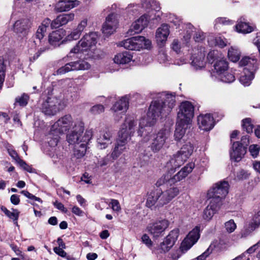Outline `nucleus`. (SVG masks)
I'll use <instances>...</instances> for the list:
<instances>
[{
  "label": "nucleus",
  "mask_w": 260,
  "mask_h": 260,
  "mask_svg": "<svg viewBox=\"0 0 260 260\" xmlns=\"http://www.w3.org/2000/svg\"><path fill=\"white\" fill-rule=\"evenodd\" d=\"M240 52L236 47H231L229 49V59L233 62L238 61L240 59Z\"/></svg>",
  "instance_id": "a18cd8bd"
},
{
  "label": "nucleus",
  "mask_w": 260,
  "mask_h": 260,
  "mask_svg": "<svg viewBox=\"0 0 260 260\" xmlns=\"http://www.w3.org/2000/svg\"><path fill=\"white\" fill-rule=\"evenodd\" d=\"M143 25L141 24H139L137 21L136 20L131 25L129 30L128 33L131 35H135V34H138L143 29Z\"/></svg>",
  "instance_id": "49530a36"
},
{
  "label": "nucleus",
  "mask_w": 260,
  "mask_h": 260,
  "mask_svg": "<svg viewBox=\"0 0 260 260\" xmlns=\"http://www.w3.org/2000/svg\"><path fill=\"white\" fill-rule=\"evenodd\" d=\"M179 230L175 229L171 231L169 235L166 237L163 242L160 243L158 248V252H167L174 245L179 236Z\"/></svg>",
  "instance_id": "dca6fc26"
},
{
  "label": "nucleus",
  "mask_w": 260,
  "mask_h": 260,
  "mask_svg": "<svg viewBox=\"0 0 260 260\" xmlns=\"http://www.w3.org/2000/svg\"><path fill=\"white\" fill-rule=\"evenodd\" d=\"M157 194H158L156 193V190L151 191L148 194L146 202V206L147 207L151 208L155 205H156V207H157Z\"/></svg>",
  "instance_id": "a19ab883"
},
{
  "label": "nucleus",
  "mask_w": 260,
  "mask_h": 260,
  "mask_svg": "<svg viewBox=\"0 0 260 260\" xmlns=\"http://www.w3.org/2000/svg\"><path fill=\"white\" fill-rule=\"evenodd\" d=\"M142 7L148 10L150 14H145L140 18L137 20L139 24H143V28L146 27L148 22L151 19H154L155 18V13L154 12L159 11L160 8L158 2L154 0H141Z\"/></svg>",
  "instance_id": "423d86ee"
},
{
  "label": "nucleus",
  "mask_w": 260,
  "mask_h": 260,
  "mask_svg": "<svg viewBox=\"0 0 260 260\" xmlns=\"http://www.w3.org/2000/svg\"><path fill=\"white\" fill-rule=\"evenodd\" d=\"M12 212L9 211V214H6V215L10 218L12 219L15 221V223L18 225L17 220L19 217V212L17 209H12Z\"/></svg>",
  "instance_id": "6e6d98bb"
},
{
  "label": "nucleus",
  "mask_w": 260,
  "mask_h": 260,
  "mask_svg": "<svg viewBox=\"0 0 260 260\" xmlns=\"http://www.w3.org/2000/svg\"><path fill=\"white\" fill-rule=\"evenodd\" d=\"M73 62L67 63L64 66L62 67L57 70V74L61 75L69 72V71L75 70L73 69Z\"/></svg>",
  "instance_id": "3c124183"
},
{
  "label": "nucleus",
  "mask_w": 260,
  "mask_h": 260,
  "mask_svg": "<svg viewBox=\"0 0 260 260\" xmlns=\"http://www.w3.org/2000/svg\"><path fill=\"white\" fill-rule=\"evenodd\" d=\"M254 77V73L247 69L243 70V75L240 78V82L245 86L250 85Z\"/></svg>",
  "instance_id": "ea45409f"
},
{
  "label": "nucleus",
  "mask_w": 260,
  "mask_h": 260,
  "mask_svg": "<svg viewBox=\"0 0 260 260\" xmlns=\"http://www.w3.org/2000/svg\"><path fill=\"white\" fill-rule=\"evenodd\" d=\"M98 34L95 32L86 34L70 51V53H83L92 49L97 43Z\"/></svg>",
  "instance_id": "20e7f679"
},
{
  "label": "nucleus",
  "mask_w": 260,
  "mask_h": 260,
  "mask_svg": "<svg viewBox=\"0 0 260 260\" xmlns=\"http://www.w3.org/2000/svg\"><path fill=\"white\" fill-rule=\"evenodd\" d=\"M198 125L200 129L210 131L214 126L213 117L210 114H201L197 117Z\"/></svg>",
  "instance_id": "a211bd4d"
},
{
  "label": "nucleus",
  "mask_w": 260,
  "mask_h": 260,
  "mask_svg": "<svg viewBox=\"0 0 260 260\" xmlns=\"http://www.w3.org/2000/svg\"><path fill=\"white\" fill-rule=\"evenodd\" d=\"M187 159L186 157L180 153L179 151L167 162L166 167L170 171H173L176 168L182 166Z\"/></svg>",
  "instance_id": "393cba45"
},
{
  "label": "nucleus",
  "mask_w": 260,
  "mask_h": 260,
  "mask_svg": "<svg viewBox=\"0 0 260 260\" xmlns=\"http://www.w3.org/2000/svg\"><path fill=\"white\" fill-rule=\"evenodd\" d=\"M132 54L128 51L117 53L113 58L114 62L118 64H125L133 60Z\"/></svg>",
  "instance_id": "2f4dec72"
},
{
  "label": "nucleus",
  "mask_w": 260,
  "mask_h": 260,
  "mask_svg": "<svg viewBox=\"0 0 260 260\" xmlns=\"http://www.w3.org/2000/svg\"><path fill=\"white\" fill-rule=\"evenodd\" d=\"M112 132L109 128L105 127L100 131L98 136L97 142L100 149H105L111 143Z\"/></svg>",
  "instance_id": "aec40b11"
},
{
  "label": "nucleus",
  "mask_w": 260,
  "mask_h": 260,
  "mask_svg": "<svg viewBox=\"0 0 260 260\" xmlns=\"http://www.w3.org/2000/svg\"><path fill=\"white\" fill-rule=\"evenodd\" d=\"M21 193L24 195V196L26 197L29 199L33 200L36 201H38L39 202H42V200L36 197L35 196L32 194L31 193H29L27 190H22L21 191Z\"/></svg>",
  "instance_id": "052dcab7"
},
{
  "label": "nucleus",
  "mask_w": 260,
  "mask_h": 260,
  "mask_svg": "<svg viewBox=\"0 0 260 260\" xmlns=\"http://www.w3.org/2000/svg\"><path fill=\"white\" fill-rule=\"evenodd\" d=\"M73 62V69L75 70H85L90 68V64L87 61L79 60Z\"/></svg>",
  "instance_id": "c03bdc74"
},
{
  "label": "nucleus",
  "mask_w": 260,
  "mask_h": 260,
  "mask_svg": "<svg viewBox=\"0 0 260 260\" xmlns=\"http://www.w3.org/2000/svg\"><path fill=\"white\" fill-rule=\"evenodd\" d=\"M73 129V130L67 136V141L70 144L76 145L80 143V140L83 137L81 135L84 130L83 122L79 121L76 122Z\"/></svg>",
  "instance_id": "2eb2a0df"
},
{
  "label": "nucleus",
  "mask_w": 260,
  "mask_h": 260,
  "mask_svg": "<svg viewBox=\"0 0 260 260\" xmlns=\"http://www.w3.org/2000/svg\"><path fill=\"white\" fill-rule=\"evenodd\" d=\"M249 174L244 170H240L237 173V178L240 180H245L249 177Z\"/></svg>",
  "instance_id": "338daca9"
},
{
  "label": "nucleus",
  "mask_w": 260,
  "mask_h": 260,
  "mask_svg": "<svg viewBox=\"0 0 260 260\" xmlns=\"http://www.w3.org/2000/svg\"><path fill=\"white\" fill-rule=\"evenodd\" d=\"M156 193L157 200V207H162L164 205L168 204L170 202L165 191L162 192L161 190L156 189Z\"/></svg>",
  "instance_id": "79ce46f5"
},
{
  "label": "nucleus",
  "mask_w": 260,
  "mask_h": 260,
  "mask_svg": "<svg viewBox=\"0 0 260 260\" xmlns=\"http://www.w3.org/2000/svg\"><path fill=\"white\" fill-rule=\"evenodd\" d=\"M92 136V131L91 129L86 130L80 140V143L75 145L73 149V158L77 159L82 157L86 151V145Z\"/></svg>",
  "instance_id": "4468645a"
},
{
  "label": "nucleus",
  "mask_w": 260,
  "mask_h": 260,
  "mask_svg": "<svg viewBox=\"0 0 260 260\" xmlns=\"http://www.w3.org/2000/svg\"><path fill=\"white\" fill-rule=\"evenodd\" d=\"M170 136V132L167 129H160L156 135L152 133V139L150 148L154 152L159 151L164 146L166 140Z\"/></svg>",
  "instance_id": "f8f14e48"
},
{
  "label": "nucleus",
  "mask_w": 260,
  "mask_h": 260,
  "mask_svg": "<svg viewBox=\"0 0 260 260\" xmlns=\"http://www.w3.org/2000/svg\"><path fill=\"white\" fill-rule=\"evenodd\" d=\"M125 149V146H122L121 145H118V143L117 142L114 150L110 156L112 158V160L115 159L120 155V154Z\"/></svg>",
  "instance_id": "de8ad7c7"
},
{
  "label": "nucleus",
  "mask_w": 260,
  "mask_h": 260,
  "mask_svg": "<svg viewBox=\"0 0 260 260\" xmlns=\"http://www.w3.org/2000/svg\"><path fill=\"white\" fill-rule=\"evenodd\" d=\"M110 204L112 205V209L113 210L119 212L121 210V207L118 200L115 199H111Z\"/></svg>",
  "instance_id": "e2e57ef3"
},
{
  "label": "nucleus",
  "mask_w": 260,
  "mask_h": 260,
  "mask_svg": "<svg viewBox=\"0 0 260 260\" xmlns=\"http://www.w3.org/2000/svg\"><path fill=\"white\" fill-rule=\"evenodd\" d=\"M193 145L190 142H188L183 145L180 150L178 151L180 153L188 158L193 152Z\"/></svg>",
  "instance_id": "37998d69"
},
{
  "label": "nucleus",
  "mask_w": 260,
  "mask_h": 260,
  "mask_svg": "<svg viewBox=\"0 0 260 260\" xmlns=\"http://www.w3.org/2000/svg\"><path fill=\"white\" fill-rule=\"evenodd\" d=\"M246 152L245 148L239 142H234L230 152L231 159L240 161Z\"/></svg>",
  "instance_id": "4be33fe9"
},
{
  "label": "nucleus",
  "mask_w": 260,
  "mask_h": 260,
  "mask_svg": "<svg viewBox=\"0 0 260 260\" xmlns=\"http://www.w3.org/2000/svg\"><path fill=\"white\" fill-rule=\"evenodd\" d=\"M104 107L101 104L94 105L90 109L91 112L95 115L100 114L104 112Z\"/></svg>",
  "instance_id": "5fc2aeb1"
},
{
  "label": "nucleus",
  "mask_w": 260,
  "mask_h": 260,
  "mask_svg": "<svg viewBox=\"0 0 260 260\" xmlns=\"http://www.w3.org/2000/svg\"><path fill=\"white\" fill-rule=\"evenodd\" d=\"M260 147L257 145H251L249 146V151L253 157L255 158L258 155Z\"/></svg>",
  "instance_id": "4d7b16f0"
},
{
  "label": "nucleus",
  "mask_w": 260,
  "mask_h": 260,
  "mask_svg": "<svg viewBox=\"0 0 260 260\" xmlns=\"http://www.w3.org/2000/svg\"><path fill=\"white\" fill-rule=\"evenodd\" d=\"M139 38H142V41L140 43V49L142 48H148L150 47L151 44V42L149 39H146L143 36H138Z\"/></svg>",
  "instance_id": "13d9d810"
},
{
  "label": "nucleus",
  "mask_w": 260,
  "mask_h": 260,
  "mask_svg": "<svg viewBox=\"0 0 260 260\" xmlns=\"http://www.w3.org/2000/svg\"><path fill=\"white\" fill-rule=\"evenodd\" d=\"M239 66L244 67V69H247L254 73L257 69V60L254 57L244 56L242 58L239 63Z\"/></svg>",
  "instance_id": "7c9ffc66"
},
{
  "label": "nucleus",
  "mask_w": 260,
  "mask_h": 260,
  "mask_svg": "<svg viewBox=\"0 0 260 260\" xmlns=\"http://www.w3.org/2000/svg\"><path fill=\"white\" fill-rule=\"evenodd\" d=\"M171 178H170V176L169 174L165 175V176H162L161 178H160L157 182L156 184L157 186H160L164 184L165 182H168L169 184H171L169 182V179H170Z\"/></svg>",
  "instance_id": "69168bd1"
},
{
  "label": "nucleus",
  "mask_w": 260,
  "mask_h": 260,
  "mask_svg": "<svg viewBox=\"0 0 260 260\" xmlns=\"http://www.w3.org/2000/svg\"><path fill=\"white\" fill-rule=\"evenodd\" d=\"M194 164L190 162L187 164L185 166L181 169V170L178 172L173 177H171L169 179V182L171 184H174L177 182H178L183 179L185 178L190 173H191L194 168Z\"/></svg>",
  "instance_id": "b1692460"
},
{
  "label": "nucleus",
  "mask_w": 260,
  "mask_h": 260,
  "mask_svg": "<svg viewBox=\"0 0 260 260\" xmlns=\"http://www.w3.org/2000/svg\"><path fill=\"white\" fill-rule=\"evenodd\" d=\"M142 38L139 36L132 37L119 42L118 46L123 47L124 48L131 50H139L140 43L141 42Z\"/></svg>",
  "instance_id": "bb28decb"
},
{
  "label": "nucleus",
  "mask_w": 260,
  "mask_h": 260,
  "mask_svg": "<svg viewBox=\"0 0 260 260\" xmlns=\"http://www.w3.org/2000/svg\"><path fill=\"white\" fill-rule=\"evenodd\" d=\"M235 28L238 32L248 34L254 31L255 26V25H250L247 22L239 21L237 24L235 26Z\"/></svg>",
  "instance_id": "4c0bfd02"
},
{
  "label": "nucleus",
  "mask_w": 260,
  "mask_h": 260,
  "mask_svg": "<svg viewBox=\"0 0 260 260\" xmlns=\"http://www.w3.org/2000/svg\"><path fill=\"white\" fill-rule=\"evenodd\" d=\"M79 4L77 0H59L55 5V9L57 11L62 12L69 11Z\"/></svg>",
  "instance_id": "c756f323"
},
{
  "label": "nucleus",
  "mask_w": 260,
  "mask_h": 260,
  "mask_svg": "<svg viewBox=\"0 0 260 260\" xmlns=\"http://www.w3.org/2000/svg\"><path fill=\"white\" fill-rule=\"evenodd\" d=\"M170 201H171L179 193V189L177 187H172L165 191Z\"/></svg>",
  "instance_id": "864d4df0"
},
{
  "label": "nucleus",
  "mask_w": 260,
  "mask_h": 260,
  "mask_svg": "<svg viewBox=\"0 0 260 260\" xmlns=\"http://www.w3.org/2000/svg\"><path fill=\"white\" fill-rule=\"evenodd\" d=\"M72 123V118L70 115H66L63 116L54 124V126L55 127V130H52L49 134V138L51 139L48 141L49 144L51 146H56L58 142V137L56 136L54 138H52V135L53 132L56 131H58L60 133H63L67 130H69Z\"/></svg>",
  "instance_id": "6e6552de"
},
{
  "label": "nucleus",
  "mask_w": 260,
  "mask_h": 260,
  "mask_svg": "<svg viewBox=\"0 0 260 260\" xmlns=\"http://www.w3.org/2000/svg\"><path fill=\"white\" fill-rule=\"evenodd\" d=\"M142 7L148 10L150 14H145L140 18L137 20L139 24H143V28L146 27L148 22L151 19H154L155 18V13L154 12L159 11L160 8L158 2L154 0H141Z\"/></svg>",
  "instance_id": "39448f33"
},
{
  "label": "nucleus",
  "mask_w": 260,
  "mask_h": 260,
  "mask_svg": "<svg viewBox=\"0 0 260 260\" xmlns=\"http://www.w3.org/2000/svg\"><path fill=\"white\" fill-rule=\"evenodd\" d=\"M81 34L82 32L76 28L67 36L66 39L68 41L76 40L79 39Z\"/></svg>",
  "instance_id": "603ef678"
},
{
  "label": "nucleus",
  "mask_w": 260,
  "mask_h": 260,
  "mask_svg": "<svg viewBox=\"0 0 260 260\" xmlns=\"http://www.w3.org/2000/svg\"><path fill=\"white\" fill-rule=\"evenodd\" d=\"M260 224V211L254 216L252 221L245 228V235H248L257 228Z\"/></svg>",
  "instance_id": "58836bf2"
},
{
  "label": "nucleus",
  "mask_w": 260,
  "mask_h": 260,
  "mask_svg": "<svg viewBox=\"0 0 260 260\" xmlns=\"http://www.w3.org/2000/svg\"><path fill=\"white\" fill-rule=\"evenodd\" d=\"M242 126L244 130L249 134L252 132L253 125L251 123V120L250 118H246L242 120Z\"/></svg>",
  "instance_id": "09e8293b"
},
{
  "label": "nucleus",
  "mask_w": 260,
  "mask_h": 260,
  "mask_svg": "<svg viewBox=\"0 0 260 260\" xmlns=\"http://www.w3.org/2000/svg\"><path fill=\"white\" fill-rule=\"evenodd\" d=\"M194 106L189 101L180 103L177 112V121L190 124L194 117Z\"/></svg>",
  "instance_id": "1a4fd4ad"
},
{
  "label": "nucleus",
  "mask_w": 260,
  "mask_h": 260,
  "mask_svg": "<svg viewBox=\"0 0 260 260\" xmlns=\"http://www.w3.org/2000/svg\"><path fill=\"white\" fill-rule=\"evenodd\" d=\"M137 121L131 117H127L118 132L117 142L118 145L124 146L131 140L135 132Z\"/></svg>",
  "instance_id": "f03ea898"
},
{
  "label": "nucleus",
  "mask_w": 260,
  "mask_h": 260,
  "mask_svg": "<svg viewBox=\"0 0 260 260\" xmlns=\"http://www.w3.org/2000/svg\"><path fill=\"white\" fill-rule=\"evenodd\" d=\"M190 124L177 121L176 124V129L174 133V139L176 141H180L184 136L186 129Z\"/></svg>",
  "instance_id": "c9c22d12"
},
{
  "label": "nucleus",
  "mask_w": 260,
  "mask_h": 260,
  "mask_svg": "<svg viewBox=\"0 0 260 260\" xmlns=\"http://www.w3.org/2000/svg\"><path fill=\"white\" fill-rule=\"evenodd\" d=\"M46 30V26L40 25L36 32L34 43L36 46H38V49L34 56V59L38 58L42 53L50 49L46 39H44Z\"/></svg>",
  "instance_id": "9d476101"
},
{
  "label": "nucleus",
  "mask_w": 260,
  "mask_h": 260,
  "mask_svg": "<svg viewBox=\"0 0 260 260\" xmlns=\"http://www.w3.org/2000/svg\"><path fill=\"white\" fill-rule=\"evenodd\" d=\"M228 237L226 235L222 236L219 239L213 242L208 249L202 254L197 257V260H205L215 248L217 252L226 250L227 247Z\"/></svg>",
  "instance_id": "ddd939ff"
},
{
  "label": "nucleus",
  "mask_w": 260,
  "mask_h": 260,
  "mask_svg": "<svg viewBox=\"0 0 260 260\" xmlns=\"http://www.w3.org/2000/svg\"><path fill=\"white\" fill-rule=\"evenodd\" d=\"M129 102L128 99H118L114 104L112 110L116 112L121 111V113H125L128 109Z\"/></svg>",
  "instance_id": "e433bc0d"
},
{
  "label": "nucleus",
  "mask_w": 260,
  "mask_h": 260,
  "mask_svg": "<svg viewBox=\"0 0 260 260\" xmlns=\"http://www.w3.org/2000/svg\"><path fill=\"white\" fill-rule=\"evenodd\" d=\"M170 34L169 26L167 24H162L157 28L156 32V39L158 43H163L167 40Z\"/></svg>",
  "instance_id": "72a5a7b5"
},
{
  "label": "nucleus",
  "mask_w": 260,
  "mask_h": 260,
  "mask_svg": "<svg viewBox=\"0 0 260 260\" xmlns=\"http://www.w3.org/2000/svg\"><path fill=\"white\" fill-rule=\"evenodd\" d=\"M172 48L177 53L180 52L181 46L177 40H174L172 44Z\"/></svg>",
  "instance_id": "774afa93"
},
{
  "label": "nucleus",
  "mask_w": 260,
  "mask_h": 260,
  "mask_svg": "<svg viewBox=\"0 0 260 260\" xmlns=\"http://www.w3.org/2000/svg\"><path fill=\"white\" fill-rule=\"evenodd\" d=\"M200 238L199 229L196 228L189 233L181 243L180 249L185 252L194 245Z\"/></svg>",
  "instance_id": "f3484780"
},
{
  "label": "nucleus",
  "mask_w": 260,
  "mask_h": 260,
  "mask_svg": "<svg viewBox=\"0 0 260 260\" xmlns=\"http://www.w3.org/2000/svg\"><path fill=\"white\" fill-rule=\"evenodd\" d=\"M5 68L4 58L3 57H0V88L2 87L5 80Z\"/></svg>",
  "instance_id": "8fccbe9b"
},
{
  "label": "nucleus",
  "mask_w": 260,
  "mask_h": 260,
  "mask_svg": "<svg viewBox=\"0 0 260 260\" xmlns=\"http://www.w3.org/2000/svg\"><path fill=\"white\" fill-rule=\"evenodd\" d=\"M112 161L113 160L111 159V157L109 155H107L106 157L102 158L100 160H99L98 165L99 167H103L107 165L109 163Z\"/></svg>",
  "instance_id": "bf43d9fd"
},
{
  "label": "nucleus",
  "mask_w": 260,
  "mask_h": 260,
  "mask_svg": "<svg viewBox=\"0 0 260 260\" xmlns=\"http://www.w3.org/2000/svg\"><path fill=\"white\" fill-rule=\"evenodd\" d=\"M32 22L31 20L27 17L22 18L17 20L13 25L15 32L18 34L26 35L31 27Z\"/></svg>",
  "instance_id": "6ab92c4d"
},
{
  "label": "nucleus",
  "mask_w": 260,
  "mask_h": 260,
  "mask_svg": "<svg viewBox=\"0 0 260 260\" xmlns=\"http://www.w3.org/2000/svg\"><path fill=\"white\" fill-rule=\"evenodd\" d=\"M205 54L204 50H202L198 51V53H194L191 56L192 65L194 66L197 69H200L204 67Z\"/></svg>",
  "instance_id": "f704fd0d"
},
{
  "label": "nucleus",
  "mask_w": 260,
  "mask_h": 260,
  "mask_svg": "<svg viewBox=\"0 0 260 260\" xmlns=\"http://www.w3.org/2000/svg\"><path fill=\"white\" fill-rule=\"evenodd\" d=\"M214 70L217 74V78L223 82H227V69L228 63L225 60H219L214 65Z\"/></svg>",
  "instance_id": "5701e85b"
},
{
  "label": "nucleus",
  "mask_w": 260,
  "mask_h": 260,
  "mask_svg": "<svg viewBox=\"0 0 260 260\" xmlns=\"http://www.w3.org/2000/svg\"><path fill=\"white\" fill-rule=\"evenodd\" d=\"M220 203H217L211 200L209 204L204 210L203 217L207 220H210L216 212L221 207Z\"/></svg>",
  "instance_id": "cd10ccee"
},
{
  "label": "nucleus",
  "mask_w": 260,
  "mask_h": 260,
  "mask_svg": "<svg viewBox=\"0 0 260 260\" xmlns=\"http://www.w3.org/2000/svg\"><path fill=\"white\" fill-rule=\"evenodd\" d=\"M65 35V31L63 29H58L53 31L49 36L48 45L49 44L54 47L59 46L62 42V39Z\"/></svg>",
  "instance_id": "c85d7f7f"
},
{
  "label": "nucleus",
  "mask_w": 260,
  "mask_h": 260,
  "mask_svg": "<svg viewBox=\"0 0 260 260\" xmlns=\"http://www.w3.org/2000/svg\"><path fill=\"white\" fill-rule=\"evenodd\" d=\"M228 194V181H220L212 186L207 193L208 199H211L217 203L223 205V201Z\"/></svg>",
  "instance_id": "7ed1b4c3"
},
{
  "label": "nucleus",
  "mask_w": 260,
  "mask_h": 260,
  "mask_svg": "<svg viewBox=\"0 0 260 260\" xmlns=\"http://www.w3.org/2000/svg\"><path fill=\"white\" fill-rule=\"evenodd\" d=\"M169 224V220L166 219H159L149 223L147 230L153 238L157 239L164 236Z\"/></svg>",
  "instance_id": "9b49d317"
},
{
  "label": "nucleus",
  "mask_w": 260,
  "mask_h": 260,
  "mask_svg": "<svg viewBox=\"0 0 260 260\" xmlns=\"http://www.w3.org/2000/svg\"><path fill=\"white\" fill-rule=\"evenodd\" d=\"M87 18H83L78 24L77 28L82 32L87 25Z\"/></svg>",
  "instance_id": "0e129e2a"
},
{
  "label": "nucleus",
  "mask_w": 260,
  "mask_h": 260,
  "mask_svg": "<svg viewBox=\"0 0 260 260\" xmlns=\"http://www.w3.org/2000/svg\"><path fill=\"white\" fill-rule=\"evenodd\" d=\"M217 54H218V52L217 51L213 50V51H210L208 53L207 57V60L211 63H213V62L216 59Z\"/></svg>",
  "instance_id": "680f3d73"
},
{
  "label": "nucleus",
  "mask_w": 260,
  "mask_h": 260,
  "mask_svg": "<svg viewBox=\"0 0 260 260\" xmlns=\"http://www.w3.org/2000/svg\"><path fill=\"white\" fill-rule=\"evenodd\" d=\"M159 105V103L152 102L149 106L146 116L140 120L137 133L139 136L142 137V141L144 142L149 141L152 136L153 129L151 126L155 123L157 118L161 114Z\"/></svg>",
  "instance_id": "f257e3e1"
},
{
  "label": "nucleus",
  "mask_w": 260,
  "mask_h": 260,
  "mask_svg": "<svg viewBox=\"0 0 260 260\" xmlns=\"http://www.w3.org/2000/svg\"><path fill=\"white\" fill-rule=\"evenodd\" d=\"M66 99H46L42 104L43 112L46 115H54L67 106Z\"/></svg>",
  "instance_id": "0eeeda50"
},
{
  "label": "nucleus",
  "mask_w": 260,
  "mask_h": 260,
  "mask_svg": "<svg viewBox=\"0 0 260 260\" xmlns=\"http://www.w3.org/2000/svg\"><path fill=\"white\" fill-rule=\"evenodd\" d=\"M118 24L116 15L114 14H109L106 18V21L103 26V32L107 36L113 34Z\"/></svg>",
  "instance_id": "412c9836"
},
{
  "label": "nucleus",
  "mask_w": 260,
  "mask_h": 260,
  "mask_svg": "<svg viewBox=\"0 0 260 260\" xmlns=\"http://www.w3.org/2000/svg\"><path fill=\"white\" fill-rule=\"evenodd\" d=\"M153 102L160 104V111L161 114L164 111L166 113L170 112L175 106L176 101L175 99H165L164 101L160 100Z\"/></svg>",
  "instance_id": "473e14b6"
},
{
  "label": "nucleus",
  "mask_w": 260,
  "mask_h": 260,
  "mask_svg": "<svg viewBox=\"0 0 260 260\" xmlns=\"http://www.w3.org/2000/svg\"><path fill=\"white\" fill-rule=\"evenodd\" d=\"M75 14L73 13L63 14L58 15L51 24V27L52 28H58L60 26L67 24L68 23L74 20Z\"/></svg>",
  "instance_id": "a878e982"
}]
</instances>
